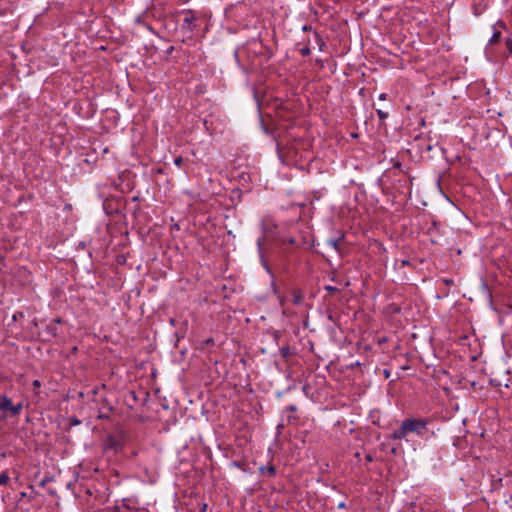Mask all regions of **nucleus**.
Listing matches in <instances>:
<instances>
[{"instance_id":"nucleus-1","label":"nucleus","mask_w":512,"mask_h":512,"mask_svg":"<svg viewBox=\"0 0 512 512\" xmlns=\"http://www.w3.org/2000/svg\"><path fill=\"white\" fill-rule=\"evenodd\" d=\"M428 422L424 419L408 418L405 419L400 427L391 434L394 440L407 439L409 434H416L422 436L427 431Z\"/></svg>"},{"instance_id":"nucleus-2","label":"nucleus","mask_w":512,"mask_h":512,"mask_svg":"<svg viewBox=\"0 0 512 512\" xmlns=\"http://www.w3.org/2000/svg\"><path fill=\"white\" fill-rule=\"evenodd\" d=\"M62 320L60 318H56L52 323L47 325L46 331L47 333L52 337L58 336V327L57 325L60 324Z\"/></svg>"},{"instance_id":"nucleus-3","label":"nucleus","mask_w":512,"mask_h":512,"mask_svg":"<svg viewBox=\"0 0 512 512\" xmlns=\"http://www.w3.org/2000/svg\"><path fill=\"white\" fill-rule=\"evenodd\" d=\"M12 407V401L10 398H8L6 395H2L0 397V409L3 411L11 410Z\"/></svg>"},{"instance_id":"nucleus-4","label":"nucleus","mask_w":512,"mask_h":512,"mask_svg":"<svg viewBox=\"0 0 512 512\" xmlns=\"http://www.w3.org/2000/svg\"><path fill=\"white\" fill-rule=\"evenodd\" d=\"M9 480H10V477L6 472H3L0 474V485L1 486L7 485Z\"/></svg>"},{"instance_id":"nucleus-5","label":"nucleus","mask_w":512,"mask_h":512,"mask_svg":"<svg viewBox=\"0 0 512 512\" xmlns=\"http://www.w3.org/2000/svg\"><path fill=\"white\" fill-rule=\"evenodd\" d=\"M22 407H23L22 403H19L17 405H13L12 404V407H11V410H10L11 414L12 415H18L21 412Z\"/></svg>"},{"instance_id":"nucleus-6","label":"nucleus","mask_w":512,"mask_h":512,"mask_svg":"<svg viewBox=\"0 0 512 512\" xmlns=\"http://www.w3.org/2000/svg\"><path fill=\"white\" fill-rule=\"evenodd\" d=\"M303 297L300 294L292 293V301L294 304L298 305L302 302Z\"/></svg>"},{"instance_id":"nucleus-7","label":"nucleus","mask_w":512,"mask_h":512,"mask_svg":"<svg viewBox=\"0 0 512 512\" xmlns=\"http://www.w3.org/2000/svg\"><path fill=\"white\" fill-rule=\"evenodd\" d=\"M194 21V16L191 15L190 13L186 14L185 18H184V24L188 25V27H190V25L192 24V22Z\"/></svg>"},{"instance_id":"nucleus-8","label":"nucleus","mask_w":512,"mask_h":512,"mask_svg":"<svg viewBox=\"0 0 512 512\" xmlns=\"http://www.w3.org/2000/svg\"><path fill=\"white\" fill-rule=\"evenodd\" d=\"M300 53L303 55V56H307L310 54V49L308 47H304L300 50Z\"/></svg>"},{"instance_id":"nucleus-9","label":"nucleus","mask_w":512,"mask_h":512,"mask_svg":"<svg viewBox=\"0 0 512 512\" xmlns=\"http://www.w3.org/2000/svg\"><path fill=\"white\" fill-rule=\"evenodd\" d=\"M377 114H378V116H379L381 119H384V118H386V117L388 116V114H387V113H384V112H383V111H381V110H377Z\"/></svg>"},{"instance_id":"nucleus-10","label":"nucleus","mask_w":512,"mask_h":512,"mask_svg":"<svg viewBox=\"0 0 512 512\" xmlns=\"http://www.w3.org/2000/svg\"><path fill=\"white\" fill-rule=\"evenodd\" d=\"M506 45H507V48L509 49V51L512 52V37L507 40Z\"/></svg>"},{"instance_id":"nucleus-11","label":"nucleus","mask_w":512,"mask_h":512,"mask_svg":"<svg viewBox=\"0 0 512 512\" xmlns=\"http://www.w3.org/2000/svg\"><path fill=\"white\" fill-rule=\"evenodd\" d=\"M40 386H41V383H40V381H39V380H34V381H33V387H34V388H39Z\"/></svg>"},{"instance_id":"nucleus-12","label":"nucleus","mask_w":512,"mask_h":512,"mask_svg":"<svg viewBox=\"0 0 512 512\" xmlns=\"http://www.w3.org/2000/svg\"><path fill=\"white\" fill-rule=\"evenodd\" d=\"M286 409L288 411L294 412L296 410V406L295 405H289Z\"/></svg>"},{"instance_id":"nucleus-13","label":"nucleus","mask_w":512,"mask_h":512,"mask_svg":"<svg viewBox=\"0 0 512 512\" xmlns=\"http://www.w3.org/2000/svg\"><path fill=\"white\" fill-rule=\"evenodd\" d=\"M181 162H182V157H177V158L175 159V164H176L177 166H179V165L181 164Z\"/></svg>"},{"instance_id":"nucleus-14","label":"nucleus","mask_w":512,"mask_h":512,"mask_svg":"<svg viewBox=\"0 0 512 512\" xmlns=\"http://www.w3.org/2000/svg\"><path fill=\"white\" fill-rule=\"evenodd\" d=\"M329 243H330V244H331L335 249H337V245H338V244H337V241H335V240H331V241H329Z\"/></svg>"},{"instance_id":"nucleus-15","label":"nucleus","mask_w":512,"mask_h":512,"mask_svg":"<svg viewBox=\"0 0 512 512\" xmlns=\"http://www.w3.org/2000/svg\"><path fill=\"white\" fill-rule=\"evenodd\" d=\"M338 508L339 509H345L346 508V504L344 502H341L338 504Z\"/></svg>"},{"instance_id":"nucleus-16","label":"nucleus","mask_w":512,"mask_h":512,"mask_svg":"<svg viewBox=\"0 0 512 512\" xmlns=\"http://www.w3.org/2000/svg\"><path fill=\"white\" fill-rule=\"evenodd\" d=\"M500 36V33H495L494 36H493V39H497L498 37Z\"/></svg>"},{"instance_id":"nucleus-17","label":"nucleus","mask_w":512,"mask_h":512,"mask_svg":"<svg viewBox=\"0 0 512 512\" xmlns=\"http://www.w3.org/2000/svg\"><path fill=\"white\" fill-rule=\"evenodd\" d=\"M72 423H73V424H79V423H80V421H79V420H77V419H74V420H72Z\"/></svg>"},{"instance_id":"nucleus-18","label":"nucleus","mask_w":512,"mask_h":512,"mask_svg":"<svg viewBox=\"0 0 512 512\" xmlns=\"http://www.w3.org/2000/svg\"><path fill=\"white\" fill-rule=\"evenodd\" d=\"M386 98V95L385 94H381L380 95V99L384 100Z\"/></svg>"},{"instance_id":"nucleus-19","label":"nucleus","mask_w":512,"mask_h":512,"mask_svg":"<svg viewBox=\"0 0 512 512\" xmlns=\"http://www.w3.org/2000/svg\"><path fill=\"white\" fill-rule=\"evenodd\" d=\"M278 298L280 299L281 303L283 304V299L281 295H278Z\"/></svg>"},{"instance_id":"nucleus-20","label":"nucleus","mask_w":512,"mask_h":512,"mask_svg":"<svg viewBox=\"0 0 512 512\" xmlns=\"http://www.w3.org/2000/svg\"><path fill=\"white\" fill-rule=\"evenodd\" d=\"M274 471H275V469H274L273 467H271V468L269 469V472L274 473Z\"/></svg>"}]
</instances>
